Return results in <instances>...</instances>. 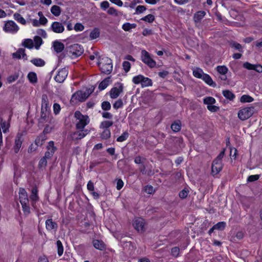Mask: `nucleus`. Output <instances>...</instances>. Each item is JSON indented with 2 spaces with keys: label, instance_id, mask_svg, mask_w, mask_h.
I'll use <instances>...</instances> for the list:
<instances>
[{
  "label": "nucleus",
  "instance_id": "1",
  "mask_svg": "<svg viewBox=\"0 0 262 262\" xmlns=\"http://www.w3.org/2000/svg\"><path fill=\"white\" fill-rule=\"evenodd\" d=\"M98 65L101 71L105 74H110L113 70L112 60L107 57L100 58Z\"/></svg>",
  "mask_w": 262,
  "mask_h": 262
},
{
  "label": "nucleus",
  "instance_id": "2",
  "mask_svg": "<svg viewBox=\"0 0 262 262\" xmlns=\"http://www.w3.org/2000/svg\"><path fill=\"white\" fill-rule=\"evenodd\" d=\"M75 126L77 129H84L85 126L90 122V119L87 115H82L80 112L76 111L74 114Z\"/></svg>",
  "mask_w": 262,
  "mask_h": 262
},
{
  "label": "nucleus",
  "instance_id": "3",
  "mask_svg": "<svg viewBox=\"0 0 262 262\" xmlns=\"http://www.w3.org/2000/svg\"><path fill=\"white\" fill-rule=\"evenodd\" d=\"M93 91L94 88L87 89L85 92L78 91L72 95L71 101L75 103L77 102L84 101L89 97Z\"/></svg>",
  "mask_w": 262,
  "mask_h": 262
},
{
  "label": "nucleus",
  "instance_id": "4",
  "mask_svg": "<svg viewBox=\"0 0 262 262\" xmlns=\"http://www.w3.org/2000/svg\"><path fill=\"white\" fill-rule=\"evenodd\" d=\"M254 112L253 106L244 107L240 109L238 112V118L242 121L246 120L251 117Z\"/></svg>",
  "mask_w": 262,
  "mask_h": 262
},
{
  "label": "nucleus",
  "instance_id": "5",
  "mask_svg": "<svg viewBox=\"0 0 262 262\" xmlns=\"http://www.w3.org/2000/svg\"><path fill=\"white\" fill-rule=\"evenodd\" d=\"M141 60L150 68L156 67V62L152 58L150 54L145 50L141 51Z\"/></svg>",
  "mask_w": 262,
  "mask_h": 262
},
{
  "label": "nucleus",
  "instance_id": "6",
  "mask_svg": "<svg viewBox=\"0 0 262 262\" xmlns=\"http://www.w3.org/2000/svg\"><path fill=\"white\" fill-rule=\"evenodd\" d=\"M19 29V27L13 20L6 21L3 27V30L5 32L11 34L16 33Z\"/></svg>",
  "mask_w": 262,
  "mask_h": 262
},
{
  "label": "nucleus",
  "instance_id": "7",
  "mask_svg": "<svg viewBox=\"0 0 262 262\" xmlns=\"http://www.w3.org/2000/svg\"><path fill=\"white\" fill-rule=\"evenodd\" d=\"M69 52L72 58L77 57L82 54L83 49L79 44H74L69 47Z\"/></svg>",
  "mask_w": 262,
  "mask_h": 262
},
{
  "label": "nucleus",
  "instance_id": "8",
  "mask_svg": "<svg viewBox=\"0 0 262 262\" xmlns=\"http://www.w3.org/2000/svg\"><path fill=\"white\" fill-rule=\"evenodd\" d=\"M11 120V117H9V120H4L2 118L1 119L0 121V146L3 145V135L2 132L5 134L9 131L10 127V120Z\"/></svg>",
  "mask_w": 262,
  "mask_h": 262
},
{
  "label": "nucleus",
  "instance_id": "9",
  "mask_svg": "<svg viewBox=\"0 0 262 262\" xmlns=\"http://www.w3.org/2000/svg\"><path fill=\"white\" fill-rule=\"evenodd\" d=\"M123 85L120 82L116 83L110 92V95L111 98H117L123 92Z\"/></svg>",
  "mask_w": 262,
  "mask_h": 262
},
{
  "label": "nucleus",
  "instance_id": "10",
  "mask_svg": "<svg viewBox=\"0 0 262 262\" xmlns=\"http://www.w3.org/2000/svg\"><path fill=\"white\" fill-rule=\"evenodd\" d=\"M133 226L135 229L139 232H143L145 231V222L143 219L141 217H135L133 220Z\"/></svg>",
  "mask_w": 262,
  "mask_h": 262
},
{
  "label": "nucleus",
  "instance_id": "11",
  "mask_svg": "<svg viewBox=\"0 0 262 262\" xmlns=\"http://www.w3.org/2000/svg\"><path fill=\"white\" fill-rule=\"evenodd\" d=\"M68 74V69L66 68H62L58 71V73L55 76L54 79L56 82L62 83L67 78Z\"/></svg>",
  "mask_w": 262,
  "mask_h": 262
},
{
  "label": "nucleus",
  "instance_id": "12",
  "mask_svg": "<svg viewBox=\"0 0 262 262\" xmlns=\"http://www.w3.org/2000/svg\"><path fill=\"white\" fill-rule=\"evenodd\" d=\"M23 140V135L20 133L17 134L15 139V144L13 147V149L15 153H17L19 151Z\"/></svg>",
  "mask_w": 262,
  "mask_h": 262
},
{
  "label": "nucleus",
  "instance_id": "13",
  "mask_svg": "<svg viewBox=\"0 0 262 262\" xmlns=\"http://www.w3.org/2000/svg\"><path fill=\"white\" fill-rule=\"evenodd\" d=\"M51 29L56 33H61L64 30V26L58 21L53 22L51 25Z\"/></svg>",
  "mask_w": 262,
  "mask_h": 262
},
{
  "label": "nucleus",
  "instance_id": "14",
  "mask_svg": "<svg viewBox=\"0 0 262 262\" xmlns=\"http://www.w3.org/2000/svg\"><path fill=\"white\" fill-rule=\"evenodd\" d=\"M243 67L247 70H253L257 72L262 73V66L259 64H253L248 62H246L243 64Z\"/></svg>",
  "mask_w": 262,
  "mask_h": 262
},
{
  "label": "nucleus",
  "instance_id": "15",
  "mask_svg": "<svg viewBox=\"0 0 262 262\" xmlns=\"http://www.w3.org/2000/svg\"><path fill=\"white\" fill-rule=\"evenodd\" d=\"M46 228L48 231H56L58 229V225L52 219H49L46 221Z\"/></svg>",
  "mask_w": 262,
  "mask_h": 262
},
{
  "label": "nucleus",
  "instance_id": "16",
  "mask_svg": "<svg viewBox=\"0 0 262 262\" xmlns=\"http://www.w3.org/2000/svg\"><path fill=\"white\" fill-rule=\"evenodd\" d=\"M223 168L222 162H218L215 160L213 161L212 164V173L213 175L219 173Z\"/></svg>",
  "mask_w": 262,
  "mask_h": 262
},
{
  "label": "nucleus",
  "instance_id": "17",
  "mask_svg": "<svg viewBox=\"0 0 262 262\" xmlns=\"http://www.w3.org/2000/svg\"><path fill=\"white\" fill-rule=\"evenodd\" d=\"M19 198L20 204H25V203H29L28 194L24 188L19 189Z\"/></svg>",
  "mask_w": 262,
  "mask_h": 262
},
{
  "label": "nucleus",
  "instance_id": "18",
  "mask_svg": "<svg viewBox=\"0 0 262 262\" xmlns=\"http://www.w3.org/2000/svg\"><path fill=\"white\" fill-rule=\"evenodd\" d=\"M79 131L73 133V138L76 140L81 139L84 138L88 133L89 130L88 129H79Z\"/></svg>",
  "mask_w": 262,
  "mask_h": 262
},
{
  "label": "nucleus",
  "instance_id": "19",
  "mask_svg": "<svg viewBox=\"0 0 262 262\" xmlns=\"http://www.w3.org/2000/svg\"><path fill=\"white\" fill-rule=\"evenodd\" d=\"M12 56L14 58L20 59L21 57L24 59L27 58V55L25 54V50L23 48H20L16 52L13 53Z\"/></svg>",
  "mask_w": 262,
  "mask_h": 262
},
{
  "label": "nucleus",
  "instance_id": "20",
  "mask_svg": "<svg viewBox=\"0 0 262 262\" xmlns=\"http://www.w3.org/2000/svg\"><path fill=\"white\" fill-rule=\"evenodd\" d=\"M201 79L213 88L216 86V83L213 82L212 79L208 74L204 73Z\"/></svg>",
  "mask_w": 262,
  "mask_h": 262
},
{
  "label": "nucleus",
  "instance_id": "21",
  "mask_svg": "<svg viewBox=\"0 0 262 262\" xmlns=\"http://www.w3.org/2000/svg\"><path fill=\"white\" fill-rule=\"evenodd\" d=\"M53 47L55 51L57 53L61 52L64 48V45L62 42L58 41H55L53 42Z\"/></svg>",
  "mask_w": 262,
  "mask_h": 262
},
{
  "label": "nucleus",
  "instance_id": "22",
  "mask_svg": "<svg viewBox=\"0 0 262 262\" xmlns=\"http://www.w3.org/2000/svg\"><path fill=\"white\" fill-rule=\"evenodd\" d=\"M206 12L204 11H199L196 12L193 16L194 21L195 23H199L205 16Z\"/></svg>",
  "mask_w": 262,
  "mask_h": 262
},
{
  "label": "nucleus",
  "instance_id": "23",
  "mask_svg": "<svg viewBox=\"0 0 262 262\" xmlns=\"http://www.w3.org/2000/svg\"><path fill=\"white\" fill-rule=\"evenodd\" d=\"M38 190L36 187H33L31 190V194L30 196V199L33 202L32 206H34V203H35L38 200L37 195Z\"/></svg>",
  "mask_w": 262,
  "mask_h": 262
},
{
  "label": "nucleus",
  "instance_id": "24",
  "mask_svg": "<svg viewBox=\"0 0 262 262\" xmlns=\"http://www.w3.org/2000/svg\"><path fill=\"white\" fill-rule=\"evenodd\" d=\"M94 247L99 250L105 249V244L102 241L95 239L93 241Z\"/></svg>",
  "mask_w": 262,
  "mask_h": 262
},
{
  "label": "nucleus",
  "instance_id": "25",
  "mask_svg": "<svg viewBox=\"0 0 262 262\" xmlns=\"http://www.w3.org/2000/svg\"><path fill=\"white\" fill-rule=\"evenodd\" d=\"M50 10L52 14L55 16H59L61 12V9L57 5L52 6Z\"/></svg>",
  "mask_w": 262,
  "mask_h": 262
},
{
  "label": "nucleus",
  "instance_id": "26",
  "mask_svg": "<svg viewBox=\"0 0 262 262\" xmlns=\"http://www.w3.org/2000/svg\"><path fill=\"white\" fill-rule=\"evenodd\" d=\"M48 98L47 95L43 94L41 97V108L43 110L46 109H49V107L48 106Z\"/></svg>",
  "mask_w": 262,
  "mask_h": 262
},
{
  "label": "nucleus",
  "instance_id": "27",
  "mask_svg": "<svg viewBox=\"0 0 262 262\" xmlns=\"http://www.w3.org/2000/svg\"><path fill=\"white\" fill-rule=\"evenodd\" d=\"M111 82L110 77H107L102 81L99 85V89L102 91L106 89Z\"/></svg>",
  "mask_w": 262,
  "mask_h": 262
},
{
  "label": "nucleus",
  "instance_id": "28",
  "mask_svg": "<svg viewBox=\"0 0 262 262\" xmlns=\"http://www.w3.org/2000/svg\"><path fill=\"white\" fill-rule=\"evenodd\" d=\"M204 74L203 70L200 68H196L193 70V75L196 78L201 79Z\"/></svg>",
  "mask_w": 262,
  "mask_h": 262
},
{
  "label": "nucleus",
  "instance_id": "29",
  "mask_svg": "<svg viewBox=\"0 0 262 262\" xmlns=\"http://www.w3.org/2000/svg\"><path fill=\"white\" fill-rule=\"evenodd\" d=\"M222 93L223 96L229 100H233L235 97V95L229 90H224Z\"/></svg>",
  "mask_w": 262,
  "mask_h": 262
},
{
  "label": "nucleus",
  "instance_id": "30",
  "mask_svg": "<svg viewBox=\"0 0 262 262\" xmlns=\"http://www.w3.org/2000/svg\"><path fill=\"white\" fill-rule=\"evenodd\" d=\"M13 17L14 19L16 20L18 23L24 25L26 24V20L19 13H14L13 15Z\"/></svg>",
  "mask_w": 262,
  "mask_h": 262
},
{
  "label": "nucleus",
  "instance_id": "31",
  "mask_svg": "<svg viewBox=\"0 0 262 262\" xmlns=\"http://www.w3.org/2000/svg\"><path fill=\"white\" fill-rule=\"evenodd\" d=\"M171 128L174 132H179L181 129V122L178 120L174 122L171 125Z\"/></svg>",
  "mask_w": 262,
  "mask_h": 262
},
{
  "label": "nucleus",
  "instance_id": "32",
  "mask_svg": "<svg viewBox=\"0 0 262 262\" xmlns=\"http://www.w3.org/2000/svg\"><path fill=\"white\" fill-rule=\"evenodd\" d=\"M31 62L36 67H43L45 65V61L41 58H34Z\"/></svg>",
  "mask_w": 262,
  "mask_h": 262
},
{
  "label": "nucleus",
  "instance_id": "33",
  "mask_svg": "<svg viewBox=\"0 0 262 262\" xmlns=\"http://www.w3.org/2000/svg\"><path fill=\"white\" fill-rule=\"evenodd\" d=\"M136 26L137 25L136 24L126 23L122 25V28L125 31H129L131 29L135 28Z\"/></svg>",
  "mask_w": 262,
  "mask_h": 262
},
{
  "label": "nucleus",
  "instance_id": "34",
  "mask_svg": "<svg viewBox=\"0 0 262 262\" xmlns=\"http://www.w3.org/2000/svg\"><path fill=\"white\" fill-rule=\"evenodd\" d=\"M100 35V32L97 28L94 29L90 33V38L91 40L98 38Z\"/></svg>",
  "mask_w": 262,
  "mask_h": 262
},
{
  "label": "nucleus",
  "instance_id": "35",
  "mask_svg": "<svg viewBox=\"0 0 262 262\" xmlns=\"http://www.w3.org/2000/svg\"><path fill=\"white\" fill-rule=\"evenodd\" d=\"M27 77L29 81L32 83H36L37 81V75L34 72H30Z\"/></svg>",
  "mask_w": 262,
  "mask_h": 262
},
{
  "label": "nucleus",
  "instance_id": "36",
  "mask_svg": "<svg viewBox=\"0 0 262 262\" xmlns=\"http://www.w3.org/2000/svg\"><path fill=\"white\" fill-rule=\"evenodd\" d=\"M204 103L207 105H212L216 102L215 99L212 97H206L203 99Z\"/></svg>",
  "mask_w": 262,
  "mask_h": 262
},
{
  "label": "nucleus",
  "instance_id": "37",
  "mask_svg": "<svg viewBox=\"0 0 262 262\" xmlns=\"http://www.w3.org/2000/svg\"><path fill=\"white\" fill-rule=\"evenodd\" d=\"M254 99L249 95H244L240 98V101L242 103L252 102Z\"/></svg>",
  "mask_w": 262,
  "mask_h": 262
},
{
  "label": "nucleus",
  "instance_id": "38",
  "mask_svg": "<svg viewBox=\"0 0 262 262\" xmlns=\"http://www.w3.org/2000/svg\"><path fill=\"white\" fill-rule=\"evenodd\" d=\"M22 206L23 211L25 215H28L30 213V207L29 203H25V204H21Z\"/></svg>",
  "mask_w": 262,
  "mask_h": 262
},
{
  "label": "nucleus",
  "instance_id": "39",
  "mask_svg": "<svg viewBox=\"0 0 262 262\" xmlns=\"http://www.w3.org/2000/svg\"><path fill=\"white\" fill-rule=\"evenodd\" d=\"M56 245L58 255L59 256H61L63 253V247L62 244L60 240H58L56 242Z\"/></svg>",
  "mask_w": 262,
  "mask_h": 262
},
{
  "label": "nucleus",
  "instance_id": "40",
  "mask_svg": "<svg viewBox=\"0 0 262 262\" xmlns=\"http://www.w3.org/2000/svg\"><path fill=\"white\" fill-rule=\"evenodd\" d=\"M23 45L27 48L32 49L33 47V42L31 39H25L23 43Z\"/></svg>",
  "mask_w": 262,
  "mask_h": 262
},
{
  "label": "nucleus",
  "instance_id": "41",
  "mask_svg": "<svg viewBox=\"0 0 262 262\" xmlns=\"http://www.w3.org/2000/svg\"><path fill=\"white\" fill-rule=\"evenodd\" d=\"M152 80L144 76L141 85L142 87H146L152 85Z\"/></svg>",
  "mask_w": 262,
  "mask_h": 262
},
{
  "label": "nucleus",
  "instance_id": "42",
  "mask_svg": "<svg viewBox=\"0 0 262 262\" xmlns=\"http://www.w3.org/2000/svg\"><path fill=\"white\" fill-rule=\"evenodd\" d=\"M216 69L217 71L222 75H226L228 71V68L225 66H218Z\"/></svg>",
  "mask_w": 262,
  "mask_h": 262
},
{
  "label": "nucleus",
  "instance_id": "43",
  "mask_svg": "<svg viewBox=\"0 0 262 262\" xmlns=\"http://www.w3.org/2000/svg\"><path fill=\"white\" fill-rule=\"evenodd\" d=\"M47 149V151H49L50 153L54 155L55 151L56 150V148L54 146L53 141H51L48 143Z\"/></svg>",
  "mask_w": 262,
  "mask_h": 262
},
{
  "label": "nucleus",
  "instance_id": "44",
  "mask_svg": "<svg viewBox=\"0 0 262 262\" xmlns=\"http://www.w3.org/2000/svg\"><path fill=\"white\" fill-rule=\"evenodd\" d=\"M49 109H45L43 110L41 109V117L40 119L42 120V121H45L46 118L49 117L50 112Z\"/></svg>",
  "mask_w": 262,
  "mask_h": 262
},
{
  "label": "nucleus",
  "instance_id": "45",
  "mask_svg": "<svg viewBox=\"0 0 262 262\" xmlns=\"http://www.w3.org/2000/svg\"><path fill=\"white\" fill-rule=\"evenodd\" d=\"M226 226V223L225 222H220L214 225V228L216 230L222 231L224 230Z\"/></svg>",
  "mask_w": 262,
  "mask_h": 262
},
{
  "label": "nucleus",
  "instance_id": "46",
  "mask_svg": "<svg viewBox=\"0 0 262 262\" xmlns=\"http://www.w3.org/2000/svg\"><path fill=\"white\" fill-rule=\"evenodd\" d=\"M47 159L45 157H42L39 161L38 163V168L39 169H42L45 168L47 164Z\"/></svg>",
  "mask_w": 262,
  "mask_h": 262
},
{
  "label": "nucleus",
  "instance_id": "47",
  "mask_svg": "<svg viewBox=\"0 0 262 262\" xmlns=\"http://www.w3.org/2000/svg\"><path fill=\"white\" fill-rule=\"evenodd\" d=\"M141 19L146 22L151 23L155 20V17L154 15L152 14H148L147 15L142 17Z\"/></svg>",
  "mask_w": 262,
  "mask_h": 262
},
{
  "label": "nucleus",
  "instance_id": "48",
  "mask_svg": "<svg viewBox=\"0 0 262 262\" xmlns=\"http://www.w3.org/2000/svg\"><path fill=\"white\" fill-rule=\"evenodd\" d=\"M101 138L102 139H107L111 137V131L109 129H104L101 134Z\"/></svg>",
  "mask_w": 262,
  "mask_h": 262
},
{
  "label": "nucleus",
  "instance_id": "49",
  "mask_svg": "<svg viewBox=\"0 0 262 262\" xmlns=\"http://www.w3.org/2000/svg\"><path fill=\"white\" fill-rule=\"evenodd\" d=\"M35 47L36 49H38L42 43V40L39 36H36L34 37Z\"/></svg>",
  "mask_w": 262,
  "mask_h": 262
},
{
  "label": "nucleus",
  "instance_id": "50",
  "mask_svg": "<svg viewBox=\"0 0 262 262\" xmlns=\"http://www.w3.org/2000/svg\"><path fill=\"white\" fill-rule=\"evenodd\" d=\"M143 77L144 76L142 75H139L136 76H135L133 78V82L136 84H138L139 83L141 84Z\"/></svg>",
  "mask_w": 262,
  "mask_h": 262
},
{
  "label": "nucleus",
  "instance_id": "51",
  "mask_svg": "<svg viewBox=\"0 0 262 262\" xmlns=\"http://www.w3.org/2000/svg\"><path fill=\"white\" fill-rule=\"evenodd\" d=\"M113 124V121H104L101 123L100 127L108 129V127Z\"/></svg>",
  "mask_w": 262,
  "mask_h": 262
},
{
  "label": "nucleus",
  "instance_id": "52",
  "mask_svg": "<svg viewBox=\"0 0 262 262\" xmlns=\"http://www.w3.org/2000/svg\"><path fill=\"white\" fill-rule=\"evenodd\" d=\"M128 137V134L127 132H124L120 136L117 138V141L118 142H123L127 139Z\"/></svg>",
  "mask_w": 262,
  "mask_h": 262
},
{
  "label": "nucleus",
  "instance_id": "53",
  "mask_svg": "<svg viewBox=\"0 0 262 262\" xmlns=\"http://www.w3.org/2000/svg\"><path fill=\"white\" fill-rule=\"evenodd\" d=\"M123 105V101L121 99H118L113 104V107L115 109H118L122 107Z\"/></svg>",
  "mask_w": 262,
  "mask_h": 262
},
{
  "label": "nucleus",
  "instance_id": "54",
  "mask_svg": "<svg viewBox=\"0 0 262 262\" xmlns=\"http://www.w3.org/2000/svg\"><path fill=\"white\" fill-rule=\"evenodd\" d=\"M179 253H180V249L179 247H173L172 248H171V254L173 256H174L175 257H178L179 255Z\"/></svg>",
  "mask_w": 262,
  "mask_h": 262
},
{
  "label": "nucleus",
  "instance_id": "55",
  "mask_svg": "<svg viewBox=\"0 0 262 262\" xmlns=\"http://www.w3.org/2000/svg\"><path fill=\"white\" fill-rule=\"evenodd\" d=\"M102 109L104 111H108L111 108V105L108 101H103L101 103Z\"/></svg>",
  "mask_w": 262,
  "mask_h": 262
},
{
  "label": "nucleus",
  "instance_id": "56",
  "mask_svg": "<svg viewBox=\"0 0 262 262\" xmlns=\"http://www.w3.org/2000/svg\"><path fill=\"white\" fill-rule=\"evenodd\" d=\"M122 67H123V69L124 70V71L126 73H127L130 70V63L128 61H125L122 63Z\"/></svg>",
  "mask_w": 262,
  "mask_h": 262
},
{
  "label": "nucleus",
  "instance_id": "57",
  "mask_svg": "<svg viewBox=\"0 0 262 262\" xmlns=\"http://www.w3.org/2000/svg\"><path fill=\"white\" fill-rule=\"evenodd\" d=\"M146 10V7L144 6L140 5L136 7V12L135 14H140L143 13Z\"/></svg>",
  "mask_w": 262,
  "mask_h": 262
},
{
  "label": "nucleus",
  "instance_id": "58",
  "mask_svg": "<svg viewBox=\"0 0 262 262\" xmlns=\"http://www.w3.org/2000/svg\"><path fill=\"white\" fill-rule=\"evenodd\" d=\"M188 190L184 189L181 190L179 193V196L181 199H185L188 194Z\"/></svg>",
  "mask_w": 262,
  "mask_h": 262
},
{
  "label": "nucleus",
  "instance_id": "59",
  "mask_svg": "<svg viewBox=\"0 0 262 262\" xmlns=\"http://www.w3.org/2000/svg\"><path fill=\"white\" fill-rule=\"evenodd\" d=\"M259 174L251 175L248 177L247 181L248 182H254L257 181L260 177Z\"/></svg>",
  "mask_w": 262,
  "mask_h": 262
},
{
  "label": "nucleus",
  "instance_id": "60",
  "mask_svg": "<svg viewBox=\"0 0 262 262\" xmlns=\"http://www.w3.org/2000/svg\"><path fill=\"white\" fill-rule=\"evenodd\" d=\"M207 109L211 112H216L220 109L219 107L215 105H213V104L207 105Z\"/></svg>",
  "mask_w": 262,
  "mask_h": 262
},
{
  "label": "nucleus",
  "instance_id": "61",
  "mask_svg": "<svg viewBox=\"0 0 262 262\" xmlns=\"http://www.w3.org/2000/svg\"><path fill=\"white\" fill-rule=\"evenodd\" d=\"M74 28L76 31H82L84 30V27L81 23H76Z\"/></svg>",
  "mask_w": 262,
  "mask_h": 262
},
{
  "label": "nucleus",
  "instance_id": "62",
  "mask_svg": "<svg viewBox=\"0 0 262 262\" xmlns=\"http://www.w3.org/2000/svg\"><path fill=\"white\" fill-rule=\"evenodd\" d=\"M107 13H108V14H109L110 15H114L115 16L118 15L117 10L113 7L108 8V9L107 10Z\"/></svg>",
  "mask_w": 262,
  "mask_h": 262
},
{
  "label": "nucleus",
  "instance_id": "63",
  "mask_svg": "<svg viewBox=\"0 0 262 262\" xmlns=\"http://www.w3.org/2000/svg\"><path fill=\"white\" fill-rule=\"evenodd\" d=\"M60 106L58 103H54L53 105V111L55 114H58L60 111Z\"/></svg>",
  "mask_w": 262,
  "mask_h": 262
},
{
  "label": "nucleus",
  "instance_id": "64",
  "mask_svg": "<svg viewBox=\"0 0 262 262\" xmlns=\"http://www.w3.org/2000/svg\"><path fill=\"white\" fill-rule=\"evenodd\" d=\"M144 190L148 194H152L154 192V188L151 185H147L145 187Z\"/></svg>",
  "mask_w": 262,
  "mask_h": 262
}]
</instances>
